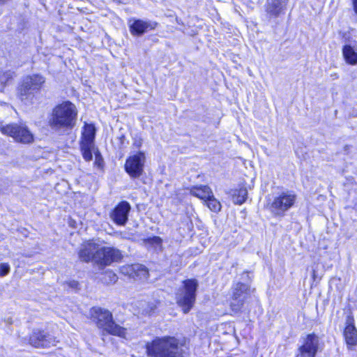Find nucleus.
I'll return each instance as SVG.
<instances>
[{"mask_svg":"<svg viewBox=\"0 0 357 357\" xmlns=\"http://www.w3.org/2000/svg\"><path fill=\"white\" fill-rule=\"evenodd\" d=\"M77 110L74 104L65 101L56 105L52 111L48 124L54 131L70 130L76 123Z\"/></svg>","mask_w":357,"mask_h":357,"instance_id":"1","label":"nucleus"},{"mask_svg":"<svg viewBox=\"0 0 357 357\" xmlns=\"http://www.w3.org/2000/svg\"><path fill=\"white\" fill-rule=\"evenodd\" d=\"M10 268L8 264L1 263L0 264V276H5L10 272Z\"/></svg>","mask_w":357,"mask_h":357,"instance_id":"26","label":"nucleus"},{"mask_svg":"<svg viewBox=\"0 0 357 357\" xmlns=\"http://www.w3.org/2000/svg\"><path fill=\"white\" fill-rule=\"evenodd\" d=\"M81 151L82 156L86 161H90L93 158L92 150L94 148V144L82 143L80 142Z\"/></svg>","mask_w":357,"mask_h":357,"instance_id":"23","label":"nucleus"},{"mask_svg":"<svg viewBox=\"0 0 357 357\" xmlns=\"http://www.w3.org/2000/svg\"><path fill=\"white\" fill-rule=\"evenodd\" d=\"M296 195L289 191L282 192L268 204V209L275 215L282 216L294 204Z\"/></svg>","mask_w":357,"mask_h":357,"instance_id":"7","label":"nucleus"},{"mask_svg":"<svg viewBox=\"0 0 357 357\" xmlns=\"http://www.w3.org/2000/svg\"><path fill=\"white\" fill-rule=\"evenodd\" d=\"M354 11L357 13V0H351Z\"/></svg>","mask_w":357,"mask_h":357,"instance_id":"30","label":"nucleus"},{"mask_svg":"<svg viewBox=\"0 0 357 357\" xmlns=\"http://www.w3.org/2000/svg\"><path fill=\"white\" fill-rule=\"evenodd\" d=\"M147 242L152 245H161L162 239L159 236H153L147 239Z\"/></svg>","mask_w":357,"mask_h":357,"instance_id":"27","label":"nucleus"},{"mask_svg":"<svg viewBox=\"0 0 357 357\" xmlns=\"http://www.w3.org/2000/svg\"><path fill=\"white\" fill-rule=\"evenodd\" d=\"M319 337L314 333L303 338V344L298 348L296 357H315L319 349Z\"/></svg>","mask_w":357,"mask_h":357,"instance_id":"11","label":"nucleus"},{"mask_svg":"<svg viewBox=\"0 0 357 357\" xmlns=\"http://www.w3.org/2000/svg\"><path fill=\"white\" fill-rule=\"evenodd\" d=\"M45 82V77L40 75L35 74L26 77L18 89L21 100L26 104L29 100L33 98V93L40 91Z\"/></svg>","mask_w":357,"mask_h":357,"instance_id":"5","label":"nucleus"},{"mask_svg":"<svg viewBox=\"0 0 357 357\" xmlns=\"http://www.w3.org/2000/svg\"><path fill=\"white\" fill-rule=\"evenodd\" d=\"M98 155H99V153H98H98H96V160H98Z\"/></svg>","mask_w":357,"mask_h":357,"instance_id":"33","label":"nucleus"},{"mask_svg":"<svg viewBox=\"0 0 357 357\" xmlns=\"http://www.w3.org/2000/svg\"><path fill=\"white\" fill-rule=\"evenodd\" d=\"M146 160L144 152L139 151L128 157L126 161L125 170L132 178L139 177L143 172Z\"/></svg>","mask_w":357,"mask_h":357,"instance_id":"9","label":"nucleus"},{"mask_svg":"<svg viewBox=\"0 0 357 357\" xmlns=\"http://www.w3.org/2000/svg\"><path fill=\"white\" fill-rule=\"evenodd\" d=\"M30 344L36 348L49 347L53 344L52 337L40 330L33 331L29 339Z\"/></svg>","mask_w":357,"mask_h":357,"instance_id":"15","label":"nucleus"},{"mask_svg":"<svg viewBox=\"0 0 357 357\" xmlns=\"http://www.w3.org/2000/svg\"><path fill=\"white\" fill-rule=\"evenodd\" d=\"M128 24L130 33L135 36H140L149 30H153L158 25L156 22L139 19L130 20Z\"/></svg>","mask_w":357,"mask_h":357,"instance_id":"14","label":"nucleus"},{"mask_svg":"<svg viewBox=\"0 0 357 357\" xmlns=\"http://www.w3.org/2000/svg\"><path fill=\"white\" fill-rule=\"evenodd\" d=\"M117 280L118 276L112 271H105L102 278V281L107 284H114Z\"/></svg>","mask_w":357,"mask_h":357,"instance_id":"25","label":"nucleus"},{"mask_svg":"<svg viewBox=\"0 0 357 357\" xmlns=\"http://www.w3.org/2000/svg\"><path fill=\"white\" fill-rule=\"evenodd\" d=\"M206 204L208 208L213 212H219L221 209V204L220 202L216 199L212 193V197H209L206 201Z\"/></svg>","mask_w":357,"mask_h":357,"instance_id":"24","label":"nucleus"},{"mask_svg":"<svg viewBox=\"0 0 357 357\" xmlns=\"http://www.w3.org/2000/svg\"><path fill=\"white\" fill-rule=\"evenodd\" d=\"M121 273L134 279H146L149 276L148 269L142 264L122 266Z\"/></svg>","mask_w":357,"mask_h":357,"instance_id":"16","label":"nucleus"},{"mask_svg":"<svg viewBox=\"0 0 357 357\" xmlns=\"http://www.w3.org/2000/svg\"><path fill=\"white\" fill-rule=\"evenodd\" d=\"M248 197V191L245 188L236 189L232 193V200L235 204H242Z\"/></svg>","mask_w":357,"mask_h":357,"instance_id":"22","label":"nucleus"},{"mask_svg":"<svg viewBox=\"0 0 357 357\" xmlns=\"http://www.w3.org/2000/svg\"><path fill=\"white\" fill-rule=\"evenodd\" d=\"M183 346V343L175 337L165 336L147 344L146 349L149 357H185Z\"/></svg>","mask_w":357,"mask_h":357,"instance_id":"2","label":"nucleus"},{"mask_svg":"<svg viewBox=\"0 0 357 357\" xmlns=\"http://www.w3.org/2000/svg\"><path fill=\"white\" fill-rule=\"evenodd\" d=\"M342 54L347 63L351 65L357 64V51L349 45H346L342 48Z\"/></svg>","mask_w":357,"mask_h":357,"instance_id":"21","label":"nucleus"},{"mask_svg":"<svg viewBox=\"0 0 357 357\" xmlns=\"http://www.w3.org/2000/svg\"><path fill=\"white\" fill-rule=\"evenodd\" d=\"M344 149V151H347L349 149V145H345Z\"/></svg>","mask_w":357,"mask_h":357,"instance_id":"32","label":"nucleus"},{"mask_svg":"<svg viewBox=\"0 0 357 357\" xmlns=\"http://www.w3.org/2000/svg\"><path fill=\"white\" fill-rule=\"evenodd\" d=\"M142 144V139L141 137H135L133 139V143H132L133 147H135L136 149H139L141 147Z\"/></svg>","mask_w":357,"mask_h":357,"instance_id":"28","label":"nucleus"},{"mask_svg":"<svg viewBox=\"0 0 357 357\" xmlns=\"http://www.w3.org/2000/svg\"><path fill=\"white\" fill-rule=\"evenodd\" d=\"M131 206L126 201H122L117 204L110 213L112 221L119 226H124L128 220Z\"/></svg>","mask_w":357,"mask_h":357,"instance_id":"13","label":"nucleus"},{"mask_svg":"<svg viewBox=\"0 0 357 357\" xmlns=\"http://www.w3.org/2000/svg\"><path fill=\"white\" fill-rule=\"evenodd\" d=\"M69 285L72 287V288H77L79 284L77 281H71L69 282Z\"/></svg>","mask_w":357,"mask_h":357,"instance_id":"29","label":"nucleus"},{"mask_svg":"<svg viewBox=\"0 0 357 357\" xmlns=\"http://www.w3.org/2000/svg\"><path fill=\"white\" fill-rule=\"evenodd\" d=\"M98 248L97 245L93 241H88L82 245V247L78 252L79 259L84 262L93 261L94 263V256Z\"/></svg>","mask_w":357,"mask_h":357,"instance_id":"17","label":"nucleus"},{"mask_svg":"<svg viewBox=\"0 0 357 357\" xmlns=\"http://www.w3.org/2000/svg\"><path fill=\"white\" fill-rule=\"evenodd\" d=\"M91 319L98 328L104 329L109 334L126 337V329L116 324L112 314L108 310L101 307H93L91 310Z\"/></svg>","mask_w":357,"mask_h":357,"instance_id":"3","label":"nucleus"},{"mask_svg":"<svg viewBox=\"0 0 357 357\" xmlns=\"http://www.w3.org/2000/svg\"><path fill=\"white\" fill-rule=\"evenodd\" d=\"M190 192L192 195L197 197L204 202L209 197H212V190L208 185H199L192 187Z\"/></svg>","mask_w":357,"mask_h":357,"instance_id":"19","label":"nucleus"},{"mask_svg":"<svg viewBox=\"0 0 357 357\" xmlns=\"http://www.w3.org/2000/svg\"><path fill=\"white\" fill-rule=\"evenodd\" d=\"M96 128L93 124L85 123L82 132V143L94 144Z\"/></svg>","mask_w":357,"mask_h":357,"instance_id":"20","label":"nucleus"},{"mask_svg":"<svg viewBox=\"0 0 357 357\" xmlns=\"http://www.w3.org/2000/svg\"><path fill=\"white\" fill-rule=\"evenodd\" d=\"M197 287V280H185L176 294V303L185 314L191 310L195 303Z\"/></svg>","mask_w":357,"mask_h":357,"instance_id":"4","label":"nucleus"},{"mask_svg":"<svg viewBox=\"0 0 357 357\" xmlns=\"http://www.w3.org/2000/svg\"><path fill=\"white\" fill-rule=\"evenodd\" d=\"M289 0H266L265 13L266 19L271 22L284 15Z\"/></svg>","mask_w":357,"mask_h":357,"instance_id":"12","label":"nucleus"},{"mask_svg":"<svg viewBox=\"0 0 357 357\" xmlns=\"http://www.w3.org/2000/svg\"><path fill=\"white\" fill-rule=\"evenodd\" d=\"M122 257L121 252L119 249L109 247L98 248L94 256V263L100 268H104L112 262L120 261Z\"/></svg>","mask_w":357,"mask_h":357,"instance_id":"8","label":"nucleus"},{"mask_svg":"<svg viewBox=\"0 0 357 357\" xmlns=\"http://www.w3.org/2000/svg\"><path fill=\"white\" fill-rule=\"evenodd\" d=\"M0 131L4 135L12 137L16 142L23 144L31 143L33 140V135L22 123H11L4 126L3 122L0 121Z\"/></svg>","mask_w":357,"mask_h":357,"instance_id":"6","label":"nucleus"},{"mask_svg":"<svg viewBox=\"0 0 357 357\" xmlns=\"http://www.w3.org/2000/svg\"><path fill=\"white\" fill-rule=\"evenodd\" d=\"M312 278H313L314 280H316L317 275H316V271H315V270H313V271H312Z\"/></svg>","mask_w":357,"mask_h":357,"instance_id":"31","label":"nucleus"},{"mask_svg":"<svg viewBox=\"0 0 357 357\" xmlns=\"http://www.w3.org/2000/svg\"><path fill=\"white\" fill-rule=\"evenodd\" d=\"M344 336L348 345L354 346L357 344V330L353 317L348 316L347 318Z\"/></svg>","mask_w":357,"mask_h":357,"instance_id":"18","label":"nucleus"},{"mask_svg":"<svg viewBox=\"0 0 357 357\" xmlns=\"http://www.w3.org/2000/svg\"><path fill=\"white\" fill-rule=\"evenodd\" d=\"M250 287L245 283L238 282L233 287L230 307L233 312H238L242 308L249 295Z\"/></svg>","mask_w":357,"mask_h":357,"instance_id":"10","label":"nucleus"}]
</instances>
